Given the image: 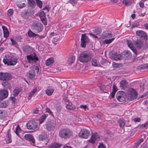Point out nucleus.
I'll return each instance as SVG.
<instances>
[{
	"mask_svg": "<svg viewBox=\"0 0 148 148\" xmlns=\"http://www.w3.org/2000/svg\"><path fill=\"white\" fill-rule=\"evenodd\" d=\"M27 58L29 62H30L31 61H34L36 62L38 60V58L36 55H29L27 56Z\"/></svg>",
	"mask_w": 148,
	"mask_h": 148,
	"instance_id": "obj_18",
	"label": "nucleus"
},
{
	"mask_svg": "<svg viewBox=\"0 0 148 148\" xmlns=\"http://www.w3.org/2000/svg\"><path fill=\"white\" fill-rule=\"evenodd\" d=\"M144 1V0H142L139 3V5L141 8H143L144 7V5L143 3Z\"/></svg>",
	"mask_w": 148,
	"mask_h": 148,
	"instance_id": "obj_59",
	"label": "nucleus"
},
{
	"mask_svg": "<svg viewBox=\"0 0 148 148\" xmlns=\"http://www.w3.org/2000/svg\"><path fill=\"white\" fill-rule=\"evenodd\" d=\"M128 46L133 51L136 55L139 54L138 51L143 46V43L141 40H138L135 42L134 45L130 40H127L126 41Z\"/></svg>",
	"mask_w": 148,
	"mask_h": 148,
	"instance_id": "obj_1",
	"label": "nucleus"
},
{
	"mask_svg": "<svg viewBox=\"0 0 148 148\" xmlns=\"http://www.w3.org/2000/svg\"><path fill=\"white\" fill-rule=\"evenodd\" d=\"M144 91V86L143 84L140 85L139 88L136 90L132 88H130L128 89V92H143Z\"/></svg>",
	"mask_w": 148,
	"mask_h": 148,
	"instance_id": "obj_12",
	"label": "nucleus"
},
{
	"mask_svg": "<svg viewBox=\"0 0 148 148\" xmlns=\"http://www.w3.org/2000/svg\"><path fill=\"white\" fill-rule=\"evenodd\" d=\"M60 137L64 139L70 138L73 136V132L67 128L61 130L59 132Z\"/></svg>",
	"mask_w": 148,
	"mask_h": 148,
	"instance_id": "obj_3",
	"label": "nucleus"
},
{
	"mask_svg": "<svg viewBox=\"0 0 148 148\" xmlns=\"http://www.w3.org/2000/svg\"><path fill=\"white\" fill-rule=\"evenodd\" d=\"M134 121L135 122H139L140 121V119L139 118H134Z\"/></svg>",
	"mask_w": 148,
	"mask_h": 148,
	"instance_id": "obj_64",
	"label": "nucleus"
},
{
	"mask_svg": "<svg viewBox=\"0 0 148 148\" xmlns=\"http://www.w3.org/2000/svg\"><path fill=\"white\" fill-rule=\"evenodd\" d=\"M144 141L143 138H141L138 141L135 143V145L136 146H137L140 145V144L143 142Z\"/></svg>",
	"mask_w": 148,
	"mask_h": 148,
	"instance_id": "obj_48",
	"label": "nucleus"
},
{
	"mask_svg": "<svg viewBox=\"0 0 148 148\" xmlns=\"http://www.w3.org/2000/svg\"><path fill=\"white\" fill-rule=\"evenodd\" d=\"M54 90V88L52 87H48L46 90V92H53Z\"/></svg>",
	"mask_w": 148,
	"mask_h": 148,
	"instance_id": "obj_41",
	"label": "nucleus"
},
{
	"mask_svg": "<svg viewBox=\"0 0 148 148\" xmlns=\"http://www.w3.org/2000/svg\"><path fill=\"white\" fill-rule=\"evenodd\" d=\"M112 36V34L111 33H109L108 32H105L102 34L101 38L103 39L110 38Z\"/></svg>",
	"mask_w": 148,
	"mask_h": 148,
	"instance_id": "obj_20",
	"label": "nucleus"
},
{
	"mask_svg": "<svg viewBox=\"0 0 148 148\" xmlns=\"http://www.w3.org/2000/svg\"><path fill=\"white\" fill-rule=\"evenodd\" d=\"M62 37L61 35L59 34H56L55 37H54L53 41L54 42H58L61 39Z\"/></svg>",
	"mask_w": 148,
	"mask_h": 148,
	"instance_id": "obj_27",
	"label": "nucleus"
},
{
	"mask_svg": "<svg viewBox=\"0 0 148 148\" xmlns=\"http://www.w3.org/2000/svg\"><path fill=\"white\" fill-rule=\"evenodd\" d=\"M12 102L14 104L16 101V99L14 97H11Z\"/></svg>",
	"mask_w": 148,
	"mask_h": 148,
	"instance_id": "obj_63",
	"label": "nucleus"
},
{
	"mask_svg": "<svg viewBox=\"0 0 148 148\" xmlns=\"http://www.w3.org/2000/svg\"><path fill=\"white\" fill-rule=\"evenodd\" d=\"M46 112L49 113L50 115H53V112L51 111L48 108H46Z\"/></svg>",
	"mask_w": 148,
	"mask_h": 148,
	"instance_id": "obj_56",
	"label": "nucleus"
},
{
	"mask_svg": "<svg viewBox=\"0 0 148 148\" xmlns=\"http://www.w3.org/2000/svg\"><path fill=\"white\" fill-rule=\"evenodd\" d=\"M99 139V136L97 132L92 133L91 138L88 140V142L92 144H94L96 141H98Z\"/></svg>",
	"mask_w": 148,
	"mask_h": 148,
	"instance_id": "obj_11",
	"label": "nucleus"
},
{
	"mask_svg": "<svg viewBox=\"0 0 148 148\" xmlns=\"http://www.w3.org/2000/svg\"><path fill=\"white\" fill-rule=\"evenodd\" d=\"M30 70L27 73V75L28 77L31 79H33L35 75V72L38 73L39 71V67L37 66H32L30 68Z\"/></svg>",
	"mask_w": 148,
	"mask_h": 148,
	"instance_id": "obj_5",
	"label": "nucleus"
},
{
	"mask_svg": "<svg viewBox=\"0 0 148 148\" xmlns=\"http://www.w3.org/2000/svg\"><path fill=\"white\" fill-rule=\"evenodd\" d=\"M27 128L29 130H35L38 127V124L34 121H29L27 124Z\"/></svg>",
	"mask_w": 148,
	"mask_h": 148,
	"instance_id": "obj_8",
	"label": "nucleus"
},
{
	"mask_svg": "<svg viewBox=\"0 0 148 148\" xmlns=\"http://www.w3.org/2000/svg\"><path fill=\"white\" fill-rule=\"evenodd\" d=\"M67 85V83L66 82H62L61 86L62 88L63 86L65 88V87Z\"/></svg>",
	"mask_w": 148,
	"mask_h": 148,
	"instance_id": "obj_60",
	"label": "nucleus"
},
{
	"mask_svg": "<svg viewBox=\"0 0 148 148\" xmlns=\"http://www.w3.org/2000/svg\"><path fill=\"white\" fill-rule=\"evenodd\" d=\"M138 93H129L127 95L128 99L132 100L136 99Z\"/></svg>",
	"mask_w": 148,
	"mask_h": 148,
	"instance_id": "obj_21",
	"label": "nucleus"
},
{
	"mask_svg": "<svg viewBox=\"0 0 148 148\" xmlns=\"http://www.w3.org/2000/svg\"><path fill=\"white\" fill-rule=\"evenodd\" d=\"M98 148H106L103 143H100Z\"/></svg>",
	"mask_w": 148,
	"mask_h": 148,
	"instance_id": "obj_62",
	"label": "nucleus"
},
{
	"mask_svg": "<svg viewBox=\"0 0 148 148\" xmlns=\"http://www.w3.org/2000/svg\"><path fill=\"white\" fill-rule=\"evenodd\" d=\"M75 56H70L68 58V62L69 65L71 64L75 61Z\"/></svg>",
	"mask_w": 148,
	"mask_h": 148,
	"instance_id": "obj_30",
	"label": "nucleus"
},
{
	"mask_svg": "<svg viewBox=\"0 0 148 148\" xmlns=\"http://www.w3.org/2000/svg\"><path fill=\"white\" fill-rule=\"evenodd\" d=\"M114 39V38H113L111 39L107 38L105 39V40L102 41L103 43L105 44H109L111 43Z\"/></svg>",
	"mask_w": 148,
	"mask_h": 148,
	"instance_id": "obj_31",
	"label": "nucleus"
},
{
	"mask_svg": "<svg viewBox=\"0 0 148 148\" xmlns=\"http://www.w3.org/2000/svg\"><path fill=\"white\" fill-rule=\"evenodd\" d=\"M43 10L45 11V13L48 12L49 11V6H46L43 8Z\"/></svg>",
	"mask_w": 148,
	"mask_h": 148,
	"instance_id": "obj_55",
	"label": "nucleus"
},
{
	"mask_svg": "<svg viewBox=\"0 0 148 148\" xmlns=\"http://www.w3.org/2000/svg\"><path fill=\"white\" fill-rule=\"evenodd\" d=\"M8 105L5 101H3L0 103V107L1 108H6Z\"/></svg>",
	"mask_w": 148,
	"mask_h": 148,
	"instance_id": "obj_49",
	"label": "nucleus"
},
{
	"mask_svg": "<svg viewBox=\"0 0 148 148\" xmlns=\"http://www.w3.org/2000/svg\"><path fill=\"white\" fill-rule=\"evenodd\" d=\"M136 35L143 39L147 40V36L146 33L143 31L139 30L136 31Z\"/></svg>",
	"mask_w": 148,
	"mask_h": 148,
	"instance_id": "obj_14",
	"label": "nucleus"
},
{
	"mask_svg": "<svg viewBox=\"0 0 148 148\" xmlns=\"http://www.w3.org/2000/svg\"><path fill=\"white\" fill-rule=\"evenodd\" d=\"M5 64L14 65L17 62V59L12 55L9 54L5 56L3 60Z\"/></svg>",
	"mask_w": 148,
	"mask_h": 148,
	"instance_id": "obj_2",
	"label": "nucleus"
},
{
	"mask_svg": "<svg viewBox=\"0 0 148 148\" xmlns=\"http://www.w3.org/2000/svg\"><path fill=\"white\" fill-rule=\"evenodd\" d=\"M127 82L125 80H122L120 82V87L122 89H124L127 87Z\"/></svg>",
	"mask_w": 148,
	"mask_h": 148,
	"instance_id": "obj_26",
	"label": "nucleus"
},
{
	"mask_svg": "<svg viewBox=\"0 0 148 148\" xmlns=\"http://www.w3.org/2000/svg\"><path fill=\"white\" fill-rule=\"evenodd\" d=\"M67 109L71 110H74L76 108L75 106L71 104H67L66 106Z\"/></svg>",
	"mask_w": 148,
	"mask_h": 148,
	"instance_id": "obj_33",
	"label": "nucleus"
},
{
	"mask_svg": "<svg viewBox=\"0 0 148 148\" xmlns=\"http://www.w3.org/2000/svg\"><path fill=\"white\" fill-rule=\"evenodd\" d=\"M11 75L8 73H0V80L3 81H8L12 79Z\"/></svg>",
	"mask_w": 148,
	"mask_h": 148,
	"instance_id": "obj_7",
	"label": "nucleus"
},
{
	"mask_svg": "<svg viewBox=\"0 0 148 148\" xmlns=\"http://www.w3.org/2000/svg\"><path fill=\"white\" fill-rule=\"evenodd\" d=\"M56 124L52 122L47 123L46 125L47 129L48 131H51L54 130L55 128Z\"/></svg>",
	"mask_w": 148,
	"mask_h": 148,
	"instance_id": "obj_16",
	"label": "nucleus"
},
{
	"mask_svg": "<svg viewBox=\"0 0 148 148\" xmlns=\"http://www.w3.org/2000/svg\"><path fill=\"white\" fill-rule=\"evenodd\" d=\"M61 145V144L59 143H54L49 145L48 148H59Z\"/></svg>",
	"mask_w": 148,
	"mask_h": 148,
	"instance_id": "obj_25",
	"label": "nucleus"
},
{
	"mask_svg": "<svg viewBox=\"0 0 148 148\" xmlns=\"http://www.w3.org/2000/svg\"><path fill=\"white\" fill-rule=\"evenodd\" d=\"M94 32L95 34L98 35L101 33V30L99 29L98 28L96 27L95 29Z\"/></svg>",
	"mask_w": 148,
	"mask_h": 148,
	"instance_id": "obj_45",
	"label": "nucleus"
},
{
	"mask_svg": "<svg viewBox=\"0 0 148 148\" xmlns=\"http://www.w3.org/2000/svg\"><path fill=\"white\" fill-rule=\"evenodd\" d=\"M10 40L12 45L16 47H17L18 46L17 43L15 40H14L12 38L10 39Z\"/></svg>",
	"mask_w": 148,
	"mask_h": 148,
	"instance_id": "obj_53",
	"label": "nucleus"
},
{
	"mask_svg": "<svg viewBox=\"0 0 148 148\" xmlns=\"http://www.w3.org/2000/svg\"><path fill=\"white\" fill-rule=\"evenodd\" d=\"M39 139L40 141H46V143H45L47 145L48 142L47 135V133L45 132H42L39 136Z\"/></svg>",
	"mask_w": 148,
	"mask_h": 148,
	"instance_id": "obj_13",
	"label": "nucleus"
},
{
	"mask_svg": "<svg viewBox=\"0 0 148 148\" xmlns=\"http://www.w3.org/2000/svg\"><path fill=\"white\" fill-rule=\"evenodd\" d=\"M81 40V46L82 47H85L86 46V44L88 43L89 41V39L85 34H82Z\"/></svg>",
	"mask_w": 148,
	"mask_h": 148,
	"instance_id": "obj_9",
	"label": "nucleus"
},
{
	"mask_svg": "<svg viewBox=\"0 0 148 148\" xmlns=\"http://www.w3.org/2000/svg\"><path fill=\"white\" fill-rule=\"evenodd\" d=\"M22 90V89L20 87H16L13 90V92H20Z\"/></svg>",
	"mask_w": 148,
	"mask_h": 148,
	"instance_id": "obj_43",
	"label": "nucleus"
},
{
	"mask_svg": "<svg viewBox=\"0 0 148 148\" xmlns=\"http://www.w3.org/2000/svg\"><path fill=\"white\" fill-rule=\"evenodd\" d=\"M43 29L42 25L40 22H34L32 26V29L35 33H39Z\"/></svg>",
	"mask_w": 148,
	"mask_h": 148,
	"instance_id": "obj_6",
	"label": "nucleus"
},
{
	"mask_svg": "<svg viewBox=\"0 0 148 148\" xmlns=\"http://www.w3.org/2000/svg\"><path fill=\"white\" fill-rule=\"evenodd\" d=\"M92 57V53L83 52L80 54L79 60L82 62L87 63L91 60Z\"/></svg>",
	"mask_w": 148,
	"mask_h": 148,
	"instance_id": "obj_4",
	"label": "nucleus"
},
{
	"mask_svg": "<svg viewBox=\"0 0 148 148\" xmlns=\"http://www.w3.org/2000/svg\"><path fill=\"white\" fill-rule=\"evenodd\" d=\"M118 123L119 125L120 128H123L125 124V120L123 119H120L118 121Z\"/></svg>",
	"mask_w": 148,
	"mask_h": 148,
	"instance_id": "obj_28",
	"label": "nucleus"
},
{
	"mask_svg": "<svg viewBox=\"0 0 148 148\" xmlns=\"http://www.w3.org/2000/svg\"><path fill=\"white\" fill-rule=\"evenodd\" d=\"M33 50V48L28 45L25 46L23 48L24 52L27 53H29L30 52H31Z\"/></svg>",
	"mask_w": 148,
	"mask_h": 148,
	"instance_id": "obj_24",
	"label": "nucleus"
},
{
	"mask_svg": "<svg viewBox=\"0 0 148 148\" xmlns=\"http://www.w3.org/2000/svg\"><path fill=\"white\" fill-rule=\"evenodd\" d=\"M148 127V121L147 122H146L145 123L143 124H142L140 125V128H147Z\"/></svg>",
	"mask_w": 148,
	"mask_h": 148,
	"instance_id": "obj_46",
	"label": "nucleus"
},
{
	"mask_svg": "<svg viewBox=\"0 0 148 148\" xmlns=\"http://www.w3.org/2000/svg\"><path fill=\"white\" fill-rule=\"evenodd\" d=\"M139 70H144L148 69V64L139 65L138 67Z\"/></svg>",
	"mask_w": 148,
	"mask_h": 148,
	"instance_id": "obj_32",
	"label": "nucleus"
},
{
	"mask_svg": "<svg viewBox=\"0 0 148 148\" xmlns=\"http://www.w3.org/2000/svg\"><path fill=\"white\" fill-rule=\"evenodd\" d=\"M115 56V60H121L123 58L122 56L120 54H116Z\"/></svg>",
	"mask_w": 148,
	"mask_h": 148,
	"instance_id": "obj_50",
	"label": "nucleus"
},
{
	"mask_svg": "<svg viewBox=\"0 0 148 148\" xmlns=\"http://www.w3.org/2000/svg\"><path fill=\"white\" fill-rule=\"evenodd\" d=\"M118 100L120 102L123 101L124 100V98L122 96L119 95L117 97Z\"/></svg>",
	"mask_w": 148,
	"mask_h": 148,
	"instance_id": "obj_54",
	"label": "nucleus"
},
{
	"mask_svg": "<svg viewBox=\"0 0 148 148\" xmlns=\"http://www.w3.org/2000/svg\"><path fill=\"white\" fill-rule=\"evenodd\" d=\"M123 54L125 55L126 57H130L131 56V53L128 51H125L123 52Z\"/></svg>",
	"mask_w": 148,
	"mask_h": 148,
	"instance_id": "obj_44",
	"label": "nucleus"
},
{
	"mask_svg": "<svg viewBox=\"0 0 148 148\" xmlns=\"http://www.w3.org/2000/svg\"><path fill=\"white\" fill-rule=\"evenodd\" d=\"M56 34H57L56 33H55V32H52L50 34V37H52L53 36L54 37H55V35H56Z\"/></svg>",
	"mask_w": 148,
	"mask_h": 148,
	"instance_id": "obj_61",
	"label": "nucleus"
},
{
	"mask_svg": "<svg viewBox=\"0 0 148 148\" xmlns=\"http://www.w3.org/2000/svg\"><path fill=\"white\" fill-rule=\"evenodd\" d=\"M28 2L30 7H34L35 6V2L34 0H28Z\"/></svg>",
	"mask_w": 148,
	"mask_h": 148,
	"instance_id": "obj_38",
	"label": "nucleus"
},
{
	"mask_svg": "<svg viewBox=\"0 0 148 148\" xmlns=\"http://www.w3.org/2000/svg\"><path fill=\"white\" fill-rule=\"evenodd\" d=\"M8 93H0V100L6 98L8 95Z\"/></svg>",
	"mask_w": 148,
	"mask_h": 148,
	"instance_id": "obj_35",
	"label": "nucleus"
},
{
	"mask_svg": "<svg viewBox=\"0 0 148 148\" xmlns=\"http://www.w3.org/2000/svg\"><path fill=\"white\" fill-rule=\"evenodd\" d=\"M21 131V129L20 127L18 125L17 126L16 128V130L15 131L16 133L18 135V134Z\"/></svg>",
	"mask_w": 148,
	"mask_h": 148,
	"instance_id": "obj_52",
	"label": "nucleus"
},
{
	"mask_svg": "<svg viewBox=\"0 0 148 148\" xmlns=\"http://www.w3.org/2000/svg\"><path fill=\"white\" fill-rule=\"evenodd\" d=\"M48 115L47 114H44L41 116L40 119V123H42L44 122Z\"/></svg>",
	"mask_w": 148,
	"mask_h": 148,
	"instance_id": "obj_37",
	"label": "nucleus"
},
{
	"mask_svg": "<svg viewBox=\"0 0 148 148\" xmlns=\"http://www.w3.org/2000/svg\"><path fill=\"white\" fill-rule=\"evenodd\" d=\"M39 16L43 23L45 25H47V22L45 12L44 11L41 12L40 13Z\"/></svg>",
	"mask_w": 148,
	"mask_h": 148,
	"instance_id": "obj_15",
	"label": "nucleus"
},
{
	"mask_svg": "<svg viewBox=\"0 0 148 148\" xmlns=\"http://www.w3.org/2000/svg\"><path fill=\"white\" fill-rule=\"evenodd\" d=\"M25 5V3L21 2L20 3H18L17 5L20 8H22L24 7Z\"/></svg>",
	"mask_w": 148,
	"mask_h": 148,
	"instance_id": "obj_51",
	"label": "nucleus"
},
{
	"mask_svg": "<svg viewBox=\"0 0 148 148\" xmlns=\"http://www.w3.org/2000/svg\"><path fill=\"white\" fill-rule=\"evenodd\" d=\"M148 97V93H145L143 95L140 97L141 98H143L144 99H146Z\"/></svg>",
	"mask_w": 148,
	"mask_h": 148,
	"instance_id": "obj_58",
	"label": "nucleus"
},
{
	"mask_svg": "<svg viewBox=\"0 0 148 148\" xmlns=\"http://www.w3.org/2000/svg\"><path fill=\"white\" fill-rule=\"evenodd\" d=\"M133 0H121L123 3L126 6L130 5Z\"/></svg>",
	"mask_w": 148,
	"mask_h": 148,
	"instance_id": "obj_34",
	"label": "nucleus"
},
{
	"mask_svg": "<svg viewBox=\"0 0 148 148\" xmlns=\"http://www.w3.org/2000/svg\"><path fill=\"white\" fill-rule=\"evenodd\" d=\"M36 1L37 6L40 8H41L43 4L42 1L40 0H36Z\"/></svg>",
	"mask_w": 148,
	"mask_h": 148,
	"instance_id": "obj_42",
	"label": "nucleus"
},
{
	"mask_svg": "<svg viewBox=\"0 0 148 148\" xmlns=\"http://www.w3.org/2000/svg\"><path fill=\"white\" fill-rule=\"evenodd\" d=\"M14 13V10L12 9H9L7 12V14L8 16L10 17Z\"/></svg>",
	"mask_w": 148,
	"mask_h": 148,
	"instance_id": "obj_40",
	"label": "nucleus"
},
{
	"mask_svg": "<svg viewBox=\"0 0 148 148\" xmlns=\"http://www.w3.org/2000/svg\"><path fill=\"white\" fill-rule=\"evenodd\" d=\"M28 35L30 37H34L37 36V34L32 32L30 30L28 32Z\"/></svg>",
	"mask_w": 148,
	"mask_h": 148,
	"instance_id": "obj_36",
	"label": "nucleus"
},
{
	"mask_svg": "<svg viewBox=\"0 0 148 148\" xmlns=\"http://www.w3.org/2000/svg\"><path fill=\"white\" fill-rule=\"evenodd\" d=\"M10 130H8L6 134L5 141L7 143H9L12 142Z\"/></svg>",
	"mask_w": 148,
	"mask_h": 148,
	"instance_id": "obj_22",
	"label": "nucleus"
},
{
	"mask_svg": "<svg viewBox=\"0 0 148 148\" xmlns=\"http://www.w3.org/2000/svg\"><path fill=\"white\" fill-rule=\"evenodd\" d=\"M76 87L75 85L71 86L69 90H66L67 92H73L76 91Z\"/></svg>",
	"mask_w": 148,
	"mask_h": 148,
	"instance_id": "obj_29",
	"label": "nucleus"
},
{
	"mask_svg": "<svg viewBox=\"0 0 148 148\" xmlns=\"http://www.w3.org/2000/svg\"><path fill=\"white\" fill-rule=\"evenodd\" d=\"M89 135V131L84 129L81 130L79 134L80 137L85 138H87Z\"/></svg>",
	"mask_w": 148,
	"mask_h": 148,
	"instance_id": "obj_10",
	"label": "nucleus"
},
{
	"mask_svg": "<svg viewBox=\"0 0 148 148\" xmlns=\"http://www.w3.org/2000/svg\"><path fill=\"white\" fill-rule=\"evenodd\" d=\"M25 138L26 139L31 141L32 145H34L35 143V140L33 136L30 134H27L25 135Z\"/></svg>",
	"mask_w": 148,
	"mask_h": 148,
	"instance_id": "obj_17",
	"label": "nucleus"
},
{
	"mask_svg": "<svg viewBox=\"0 0 148 148\" xmlns=\"http://www.w3.org/2000/svg\"><path fill=\"white\" fill-rule=\"evenodd\" d=\"M62 107L60 105H58L56 107V110L57 112H60L62 108Z\"/></svg>",
	"mask_w": 148,
	"mask_h": 148,
	"instance_id": "obj_57",
	"label": "nucleus"
},
{
	"mask_svg": "<svg viewBox=\"0 0 148 148\" xmlns=\"http://www.w3.org/2000/svg\"><path fill=\"white\" fill-rule=\"evenodd\" d=\"M118 90L117 87L115 84L112 86V92H116Z\"/></svg>",
	"mask_w": 148,
	"mask_h": 148,
	"instance_id": "obj_47",
	"label": "nucleus"
},
{
	"mask_svg": "<svg viewBox=\"0 0 148 148\" xmlns=\"http://www.w3.org/2000/svg\"><path fill=\"white\" fill-rule=\"evenodd\" d=\"M3 30L4 36L5 38H7L9 36V32L8 29L5 26H2Z\"/></svg>",
	"mask_w": 148,
	"mask_h": 148,
	"instance_id": "obj_23",
	"label": "nucleus"
},
{
	"mask_svg": "<svg viewBox=\"0 0 148 148\" xmlns=\"http://www.w3.org/2000/svg\"><path fill=\"white\" fill-rule=\"evenodd\" d=\"M54 62V59L53 57H50L45 61V64L47 66H49L53 64Z\"/></svg>",
	"mask_w": 148,
	"mask_h": 148,
	"instance_id": "obj_19",
	"label": "nucleus"
},
{
	"mask_svg": "<svg viewBox=\"0 0 148 148\" xmlns=\"http://www.w3.org/2000/svg\"><path fill=\"white\" fill-rule=\"evenodd\" d=\"M98 64L99 63L96 59L93 58L92 60V64L93 66H98Z\"/></svg>",
	"mask_w": 148,
	"mask_h": 148,
	"instance_id": "obj_39",
	"label": "nucleus"
}]
</instances>
